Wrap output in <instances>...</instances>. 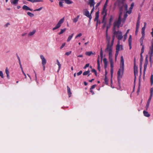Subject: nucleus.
<instances>
[{"label": "nucleus", "instance_id": "54", "mask_svg": "<svg viewBox=\"0 0 153 153\" xmlns=\"http://www.w3.org/2000/svg\"><path fill=\"white\" fill-rule=\"evenodd\" d=\"M96 86V85H93L91 86V88H90V89H93Z\"/></svg>", "mask_w": 153, "mask_h": 153}, {"label": "nucleus", "instance_id": "26", "mask_svg": "<svg viewBox=\"0 0 153 153\" xmlns=\"http://www.w3.org/2000/svg\"><path fill=\"white\" fill-rule=\"evenodd\" d=\"M56 62H57V64L58 66V72L61 68V65L60 64L59 62V60L58 59H57L56 60Z\"/></svg>", "mask_w": 153, "mask_h": 153}, {"label": "nucleus", "instance_id": "64", "mask_svg": "<svg viewBox=\"0 0 153 153\" xmlns=\"http://www.w3.org/2000/svg\"><path fill=\"white\" fill-rule=\"evenodd\" d=\"M152 31L151 33V34H152V37H153V28H152Z\"/></svg>", "mask_w": 153, "mask_h": 153}, {"label": "nucleus", "instance_id": "52", "mask_svg": "<svg viewBox=\"0 0 153 153\" xmlns=\"http://www.w3.org/2000/svg\"><path fill=\"white\" fill-rule=\"evenodd\" d=\"M63 2L62 1H60L59 2V5L60 7H63Z\"/></svg>", "mask_w": 153, "mask_h": 153}, {"label": "nucleus", "instance_id": "2", "mask_svg": "<svg viewBox=\"0 0 153 153\" xmlns=\"http://www.w3.org/2000/svg\"><path fill=\"white\" fill-rule=\"evenodd\" d=\"M134 6V3H132L131 6V7L129 8V10H127L128 9V5L126 3L123 4V6L121 7L120 10V14H121V19L122 16L123 14V13H126L124 15V18L122 19V22L123 23L125 22L126 18L127 17L128 15L127 13L129 14H130Z\"/></svg>", "mask_w": 153, "mask_h": 153}, {"label": "nucleus", "instance_id": "60", "mask_svg": "<svg viewBox=\"0 0 153 153\" xmlns=\"http://www.w3.org/2000/svg\"><path fill=\"white\" fill-rule=\"evenodd\" d=\"M10 25V23H8L7 24H6L4 26L5 27H7L8 26V25Z\"/></svg>", "mask_w": 153, "mask_h": 153}, {"label": "nucleus", "instance_id": "13", "mask_svg": "<svg viewBox=\"0 0 153 153\" xmlns=\"http://www.w3.org/2000/svg\"><path fill=\"white\" fill-rule=\"evenodd\" d=\"M106 37V39L107 41L108 42V44H110V40H111V37L110 36L108 35V34H105Z\"/></svg>", "mask_w": 153, "mask_h": 153}, {"label": "nucleus", "instance_id": "23", "mask_svg": "<svg viewBox=\"0 0 153 153\" xmlns=\"http://www.w3.org/2000/svg\"><path fill=\"white\" fill-rule=\"evenodd\" d=\"M143 114L144 116L147 117H149L150 115L147 111H143Z\"/></svg>", "mask_w": 153, "mask_h": 153}, {"label": "nucleus", "instance_id": "32", "mask_svg": "<svg viewBox=\"0 0 153 153\" xmlns=\"http://www.w3.org/2000/svg\"><path fill=\"white\" fill-rule=\"evenodd\" d=\"M141 45L142 46V48H141V53L140 54L141 56H142V54L144 52V45Z\"/></svg>", "mask_w": 153, "mask_h": 153}, {"label": "nucleus", "instance_id": "57", "mask_svg": "<svg viewBox=\"0 0 153 153\" xmlns=\"http://www.w3.org/2000/svg\"><path fill=\"white\" fill-rule=\"evenodd\" d=\"M97 62L98 65H100V60L99 59H97Z\"/></svg>", "mask_w": 153, "mask_h": 153}, {"label": "nucleus", "instance_id": "42", "mask_svg": "<svg viewBox=\"0 0 153 153\" xmlns=\"http://www.w3.org/2000/svg\"><path fill=\"white\" fill-rule=\"evenodd\" d=\"M71 53V51H70L66 52L65 53V55H67V56H68Z\"/></svg>", "mask_w": 153, "mask_h": 153}, {"label": "nucleus", "instance_id": "53", "mask_svg": "<svg viewBox=\"0 0 153 153\" xmlns=\"http://www.w3.org/2000/svg\"><path fill=\"white\" fill-rule=\"evenodd\" d=\"M141 33L142 36H145V32L144 31H142Z\"/></svg>", "mask_w": 153, "mask_h": 153}, {"label": "nucleus", "instance_id": "40", "mask_svg": "<svg viewBox=\"0 0 153 153\" xmlns=\"http://www.w3.org/2000/svg\"><path fill=\"white\" fill-rule=\"evenodd\" d=\"M150 104V103L147 102V103L146 105V110H147L149 107V105Z\"/></svg>", "mask_w": 153, "mask_h": 153}, {"label": "nucleus", "instance_id": "33", "mask_svg": "<svg viewBox=\"0 0 153 153\" xmlns=\"http://www.w3.org/2000/svg\"><path fill=\"white\" fill-rule=\"evenodd\" d=\"M27 14L30 17H33L34 16V15L33 14L30 12H27Z\"/></svg>", "mask_w": 153, "mask_h": 153}, {"label": "nucleus", "instance_id": "61", "mask_svg": "<svg viewBox=\"0 0 153 153\" xmlns=\"http://www.w3.org/2000/svg\"><path fill=\"white\" fill-rule=\"evenodd\" d=\"M90 91L92 95H94V92L92 90V89H90Z\"/></svg>", "mask_w": 153, "mask_h": 153}, {"label": "nucleus", "instance_id": "58", "mask_svg": "<svg viewBox=\"0 0 153 153\" xmlns=\"http://www.w3.org/2000/svg\"><path fill=\"white\" fill-rule=\"evenodd\" d=\"M153 96V95L150 94V97L149 99V100H151L152 98V97Z\"/></svg>", "mask_w": 153, "mask_h": 153}, {"label": "nucleus", "instance_id": "4", "mask_svg": "<svg viewBox=\"0 0 153 153\" xmlns=\"http://www.w3.org/2000/svg\"><path fill=\"white\" fill-rule=\"evenodd\" d=\"M113 45V44L112 45V42L111 45L110 44H107V48L105 50L106 53H108L109 58L112 57L113 56L112 46Z\"/></svg>", "mask_w": 153, "mask_h": 153}, {"label": "nucleus", "instance_id": "62", "mask_svg": "<svg viewBox=\"0 0 153 153\" xmlns=\"http://www.w3.org/2000/svg\"><path fill=\"white\" fill-rule=\"evenodd\" d=\"M145 28H146V27H143L142 29V31H145Z\"/></svg>", "mask_w": 153, "mask_h": 153}, {"label": "nucleus", "instance_id": "16", "mask_svg": "<svg viewBox=\"0 0 153 153\" xmlns=\"http://www.w3.org/2000/svg\"><path fill=\"white\" fill-rule=\"evenodd\" d=\"M88 4L90 5V7H94V5L95 4V2H94V0H90L89 1Z\"/></svg>", "mask_w": 153, "mask_h": 153}, {"label": "nucleus", "instance_id": "10", "mask_svg": "<svg viewBox=\"0 0 153 153\" xmlns=\"http://www.w3.org/2000/svg\"><path fill=\"white\" fill-rule=\"evenodd\" d=\"M84 14L86 16L89 18L90 19H91L92 17L91 16L89 12L87 10H86L84 11Z\"/></svg>", "mask_w": 153, "mask_h": 153}, {"label": "nucleus", "instance_id": "3", "mask_svg": "<svg viewBox=\"0 0 153 153\" xmlns=\"http://www.w3.org/2000/svg\"><path fill=\"white\" fill-rule=\"evenodd\" d=\"M124 66V59L123 56H121L120 58V68L117 72L118 80L119 81H120L121 79L122 78L123 75Z\"/></svg>", "mask_w": 153, "mask_h": 153}, {"label": "nucleus", "instance_id": "36", "mask_svg": "<svg viewBox=\"0 0 153 153\" xmlns=\"http://www.w3.org/2000/svg\"><path fill=\"white\" fill-rule=\"evenodd\" d=\"M147 64L145 63L144 65V72H145L147 68Z\"/></svg>", "mask_w": 153, "mask_h": 153}, {"label": "nucleus", "instance_id": "22", "mask_svg": "<svg viewBox=\"0 0 153 153\" xmlns=\"http://www.w3.org/2000/svg\"><path fill=\"white\" fill-rule=\"evenodd\" d=\"M67 92L68 94V96L69 97H70L71 96V89L68 86H67Z\"/></svg>", "mask_w": 153, "mask_h": 153}, {"label": "nucleus", "instance_id": "34", "mask_svg": "<svg viewBox=\"0 0 153 153\" xmlns=\"http://www.w3.org/2000/svg\"><path fill=\"white\" fill-rule=\"evenodd\" d=\"M108 2V0H106L105 3L104 5V10L105 9L107 6V4Z\"/></svg>", "mask_w": 153, "mask_h": 153}, {"label": "nucleus", "instance_id": "24", "mask_svg": "<svg viewBox=\"0 0 153 153\" xmlns=\"http://www.w3.org/2000/svg\"><path fill=\"white\" fill-rule=\"evenodd\" d=\"M95 54V53H93L92 51H87L85 52V54L88 56H90L91 55Z\"/></svg>", "mask_w": 153, "mask_h": 153}, {"label": "nucleus", "instance_id": "39", "mask_svg": "<svg viewBox=\"0 0 153 153\" xmlns=\"http://www.w3.org/2000/svg\"><path fill=\"white\" fill-rule=\"evenodd\" d=\"M100 55L101 59H102L103 58V52L102 50V49H101L100 52Z\"/></svg>", "mask_w": 153, "mask_h": 153}, {"label": "nucleus", "instance_id": "49", "mask_svg": "<svg viewBox=\"0 0 153 153\" xmlns=\"http://www.w3.org/2000/svg\"><path fill=\"white\" fill-rule=\"evenodd\" d=\"M150 94L153 95V88H152L150 90Z\"/></svg>", "mask_w": 153, "mask_h": 153}, {"label": "nucleus", "instance_id": "31", "mask_svg": "<svg viewBox=\"0 0 153 153\" xmlns=\"http://www.w3.org/2000/svg\"><path fill=\"white\" fill-rule=\"evenodd\" d=\"M144 37H145V36H142V37L140 39V43H141V45H143V39H144Z\"/></svg>", "mask_w": 153, "mask_h": 153}, {"label": "nucleus", "instance_id": "8", "mask_svg": "<svg viewBox=\"0 0 153 153\" xmlns=\"http://www.w3.org/2000/svg\"><path fill=\"white\" fill-rule=\"evenodd\" d=\"M116 50L117 51L119 52L120 50H123V46L120 45V42L119 41H118L117 44L116 46Z\"/></svg>", "mask_w": 153, "mask_h": 153}, {"label": "nucleus", "instance_id": "14", "mask_svg": "<svg viewBox=\"0 0 153 153\" xmlns=\"http://www.w3.org/2000/svg\"><path fill=\"white\" fill-rule=\"evenodd\" d=\"M134 76L135 78L136 77V76L138 74V70L137 67H136L135 65L134 67Z\"/></svg>", "mask_w": 153, "mask_h": 153}, {"label": "nucleus", "instance_id": "38", "mask_svg": "<svg viewBox=\"0 0 153 153\" xmlns=\"http://www.w3.org/2000/svg\"><path fill=\"white\" fill-rule=\"evenodd\" d=\"M0 76L2 78H3L4 77L3 74L1 71H0Z\"/></svg>", "mask_w": 153, "mask_h": 153}, {"label": "nucleus", "instance_id": "21", "mask_svg": "<svg viewBox=\"0 0 153 153\" xmlns=\"http://www.w3.org/2000/svg\"><path fill=\"white\" fill-rule=\"evenodd\" d=\"M5 72L7 74V77L8 79H10L9 71L7 68H6L5 69Z\"/></svg>", "mask_w": 153, "mask_h": 153}, {"label": "nucleus", "instance_id": "51", "mask_svg": "<svg viewBox=\"0 0 153 153\" xmlns=\"http://www.w3.org/2000/svg\"><path fill=\"white\" fill-rule=\"evenodd\" d=\"M139 28H136V31H135V35H137L138 31Z\"/></svg>", "mask_w": 153, "mask_h": 153}, {"label": "nucleus", "instance_id": "18", "mask_svg": "<svg viewBox=\"0 0 153 153\" xmlns=\"http://www.w3.org/2000/svg\"><path fill=\"white\" fill-rule=\"evenodd\" d=\"M99 17V13L98 12H96L95 14V17L94 19V21H97V22H98V18Z\"/></svg>", "mask_w": 153, "mask_h": 153}, {"label": "nucleus", "instance_id": "37", "mask_svg": "<svg viewBox=\"0 0 153 153\" xmlns=\"http://www.w3.org/2000/svg\"><path fill=\"white\" fill-rule=\"evenodd\" d=\"M82 34L81 33H79L78 35H77L75 36V38L77 39L78 37L81 36H82Z\"/></svg>", "mask_w": 153, "mask_h": 153}, {"label": "nucleus", "instance_id": "29", "mask_svg": "<svg viewBox=\"0 0 153 153\" xmlns=\"http://www.w3.org/2000/svg\"><path fill=\"white\" fill-rule=\"evenodd\" d=\"M79 17V16H78L76 17L74 19H73V22L76 23L78 21Z\"/></svg>", "mask_w": 153, "mask_h": 153}, {"label": "nucleus", "instance_id": "50", "mask_svg": "<svg viewBox=\"0 0 153 153\" xmlns=\"http://www.w3.org/2000/svg\"><path fill=\"white\" fill-rule=\"evenodd\" d=\"M89 64H86L85 66H84V69H85L87 67H89Z\"/></svg>", "mask_w": 153, "mask_h": 153}, {"label": "nucleus", "instance_id": "63", "mask_svg": "<svg viewBox=\"0 0 153 153\" xmlns=\"http://www.w3.org/2000/svg\"><path fill=\"white\" fill-rule=\"evenodd\" d=\"M92 72H94V73H95V72H96V70L94 69H93L92 70Z\"/></svg>", "mask_w": 153, "mask_h": 153}, {"label": "nucleus", "instance_id": "11", "mask_svg": "<svg viewBox=\"0 0 153 153\" xmlns=\"http://www.w3.org/2000/svg\"><path fill=\"white\" fill-rule=\"evenodd\" d=\"M22 9L26 11L27 10H30V11H32L33 9H30V8H29L26 5H24L22 7Z\"/></svg>", "mask_w": 153, "mask_h": 153}, {"label": "nucleus", "instance_id": "45", "mask_svg": "<svg viewBox=\"0 0 153 153\" xmlns=\"http://www.w3.org/2000/svg\"><path fill=\"white\" fill-rule=\"evenodd\" d=\"M65 45V43H63L60 47V49H61L62 48L64 47Z\"/></svg>", "mask_w": 153, "mask_h": 153}, {"label": "nucleus", "instance_id": "44", "mask_svg": "<svg viewBox=\"0 0 153 153\" xmlns=\"http://www.w3.org/2000/svg\"><path fill=\"white\" fill-rule=\"evenodd\" d=\"M151 83L152 84L153 83V75H151Z\"/></svg>", "mask_w": 153, "mask_h": 153}, {"label": "nucleus", "instance_id": "55", "mask_svg": "<svg viewBox=\"0 0 153 153\" xmlns=\"http://www.w3.org/2000/svg\"><path fill=\"white\" fill-rule=\"evenodd\" d=\"M100 4V2H98V3L97 4H96L95 7L97 8L99 6V5Z\"/></svg>", "mask_w": 153, "mask_h": 153}, {"label": "nucleus", "instance_id": "5", "mask_svg": "<svg viewBox=\"0 0 153 153\" xmlns=\"http://www.w3.org/2000/svg\"><path fill=\"white\" fill-rule=\"evenodd\" d=\"M64 20L65 19L64 18L60 19L56 26L53 28V30H54L59 28L61 26L62 24L64 22Z\"/></svg>", "mask_w": 153, "mask_h": 153}, {"label": "nucleus", "instance_id": "59", "mask_svg": "<svg viewBox=\"0 0 153 153\" xmlns=\"http://www.w3.org/2000/svg\"><path fill=\"white\" fill-rule=\"evenodd\" d=\"M98 69L99 70V71H100V65H98Z\"/></svg>", "mask_w": 153, "mask_h": 153}, {"label": "nucleus", "instance_id": "56", "mask_svg": "<svg viewBox=\"0 0 153 153\" xmlns=\"http://www.w3.org/2000/svg\"><path fill=\"white\" fill-rule=\"evenodd\" d=\"M22 72L23 74L25 76V78H27V76H26V74H25V73H24V71H22Z\"/></svg>", "mask_w": 153, "mask_h": 153}, {"label": "nucleus", "instance_id": "6", "mask_svg": "<svg viewBox=\"0 0 153 153\" xmlns=\"http://www.w3.org/2000/svg\"><path fill=\"white\" fill-rule=\"evenodd\" d=\"M40 56L42 60V64L43 66V70L45 71V66L46 63L47 61L43 55L41 54Z\"/></svg>", "mask_w": 153, "mask_h": 153}, {"label": "nucleus", "instance_id": "48", "mask_svg": "<svg viewBox=\"0 0 153 153\" xmlns=\"http://www.w3.org/2000/svg\"><path fill=\"white\" fill-rule=\"evenodd\" d=\"M82 71H80L79 72H78L77 73V75L78 76H79V75H81L82 73Z\"/></svg>", "mask_w": 153, "mask_h": 153}, {"label": "nucleus", "instance_id": "17", "mask_svg": "<svg viewBox=\"0 0 153 153\" xmlns=\"http://www.w3.org/2000/svg\"><path fill=\"white\" fill-rule=\"evenodd\" d=\"M129 29H128V30H127L126 34L123 36L124 38H123V41L124 42H125V40L127 39V34H128V33H129Z\"/></svg>", "mask_w": 153, "mask_h": 153}, {"label": "nucleus", "instance_id": "43", "mask_svg": "<svg viewBox=\"0 0 153 153\" xmlns=\"http://www.w3.org/2000/svg\"><path fill=\"white\" fill-rule=\"evenodd\" d=\"M42 9V7H40L38 9H36L35 10H34V11H40V10H41Z\"/></svg>", "mask_w": 153, "mask_h": 153}, {"label": "nucleus", "instance_id": "20", "mask_svg": "<svg viewBox=\"0 0 153 153\" xmlns=\"http://www.w3.org/2000/svg\"><path fill=\"white\" fill-rule=\"evenodd\" d=\"M19 0H10L11 4L13 5H16L18 4Z\"/></svg>", "mask_w": 153, "mask_h": 153}, {"label": "nucleus", "instance_id": "12", "mask_svg": "<svg viewBox=\"0 0 153 153\" xmlns=\"http://www.w3.org/2000/svg\"><path fill=\"white\" fill-rule=\"evenodd\" d=\"M36 30H34L30 32L28 35V37H30L32 36L36 33Z\"/></svg>", "mask_w": 153, "mask_h": 153}, {"label": "nucleus", "instance_id": "35", "mask_svg": "<svg viewBox=\"0 0 153 153\" xmlns=\"http://www.w3.org/2000/svg\"><path fill=\"white\" fill-rule=\"evenodd\" d=\"M119 51H116V53L115 54V60H116L117 59V56L118 55V53H119Z\"/></svg>", "mask_w": 153, "mask_h": 153}, {"label": "nucleus", "instance_id": "1", "mask_svg": "<svg viewBox=\"0 0 153 153\" xmlns=\"http://www.w3.org/2000/svg\"><path fill=\"white\" fill-rule=\"evenodd\" d=\"M121 20V14L119 15L118 19L115 20L114 23L113 28V34L112 39L111 41L112 45L114 44L115 36L118 39V41H119L121 40L123 37V33L121 31H116L117 29L119 28L120 26L122 27L123 25V24L120 25Z\"/></svg>", "mask_w": 153, "mask_h": 153}, {"label": "nucleus", "instance_id": "47", "mask_svg": "<svg viewBox=\"0 0 153 153\" xmlns=\"http://www.w3.org/2000/svg\"><path fill=\"white\" fill-rule=\"evenodd\" d=\"M19 65L20 66V68L21 69V70H22V71H23V68L22 67V65H21V62H19Z\"/></svg>", "mask_w": 153, "mask_h": 153}, {"label": "nucleus", "instance_id": "46", "mask_svg": "<svg viewBox=\"0 0 153 153\" xmlns=\"http://www.w3.org/2000/svg\"><path fill=\"white\" fill-rule=\"evenodd\" d=\"M110 27V25L109 26H107V29L106 31V34H108V30L109 28Z\"/></svg>", "mask_w": 153, "mask_h": 153}, {"label": "nucleus", "instance_id": "25", "mask_svg": "<svg viewBox=\"0 0 153 153\" xmlns=\"http://www.w3.org/2000/svg\"><path fill=\"white\" fill-rule=\"evenodd\" d=\"M66 30V28H64L63 29H61L60 32L58 34L59 35H60L62 34L63 33L65 32Z\"/></svg>", "mask_w": 153, "mask_h": 153}, {"label": "nucleus", "instance_id": "28", "mask_svg": "<svg viewBox=\"0 0 153 153\" xmlns=\"http://www.w3.org/2000/svg\"><path fill=\"white\" fill-rule=\"evenodd\" d=\"M140 19H138V20L137 21L136 25V28H139L140 27Z\"/></svg>", "mask_w": 153, "mask_h": 153}, {"label": "nucleus", "instance_id": "30", "mask_svg": "<svg viewBox=\"0 0 153 153\" xmlns=\"http://www.w3.org/2000/svg\"><path fill=\"white\" fill-rule=\"evenodd\" d=\"M90 72V71L88 70L87 71H85V72H84L83 74L84 75H86L88 74V76H89L90 75V74H89Z\"/></svg>", "mask_w": 153, "mask_h": 153}, {"label": "nucleus", "instance_id": "9", "mask_svg": "<svg viewBox=\"0 0 153 153\" xmlns=\"http://www.w3.org/2000/svg\"><path fill=\"white\" fill-rule=\"evenodd\" d=\"M128 42L130 49H131L132 48V36L131 35H129L128 39Z\"/></svg>", "mask_w": 153, "mask_h": 153}, {"label": "nucleus", "instance_id": "7", "mask_svg": "<svg viewBox=\"0 0 153 153\" xmlns=\"http://www.w3.org/2000/svg\"><path fill=\"white\" fill-rule=\"evenodd\" d=\"M152 46L150 47L149 50V54L150 56V58L151 59L152 57L153 56V41L152 42Z\"/></svg>", "mask_w": 153, "mask_h": 153}, {"label": "nucleus", "instance_id": "19", "mask_svg": "<svg viewBox=\"0 0 153 153\" xmlns=\"http://www.w3.org/2000/svg\"><path fill=\"white\" fill-rule=\"evenodd\" d=\"M109 59L111 64V66L112 69L114 67L113 64L114 62H113L112 57L109 58Z\"/></svg>", "mask_w": 153, "mask_h": 153}, {"label": "nucleus", "instance_id": "41", "mask_svg": "<svg viewBox=\"0 0 153 153\" xmlns=\"http://www.w3.org/2000/svg\"><path fill=\"white\" fill-rule=\"evenodd\" d=\"M105 83L106 84H108V78H107V77H106V76H105Z\"/></svg>", "mask_w": 153, "mask_h": 153}, {"label": "nucleus", "instance_id": "15", "mask_svg": "<svg viewBox=\"0 0 153 153\" xmlns=\"http://www.w3.org/2000/svg\"><path fill=\"white\" fill-rule=\"evenodd\" d=\"M103 61L104 64V68L105 69L106 68L108 65V62L106 58H104Z\"/></svg>", "mask_w": 153, "mask_h": 153}, {"label": "nucleus", "instance_id": "27", "mask_svg": "<svg viewBox=\"0 0 153 153\" xmlns=\"http://www.w3.org/2000/svg\"><path fill=\"white\" fill-rule=\"evenodd\" d=\"M74 33H72L71 34V35H70L68 37V38L67 39V42H69L71 39H72V38L73 37V36H74Z\"/></svg>", "mask_w": 153, "mask_h": 153}]
</instances>
